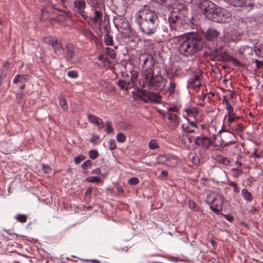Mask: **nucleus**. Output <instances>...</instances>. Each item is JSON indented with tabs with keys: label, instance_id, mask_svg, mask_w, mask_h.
<instances>
[{
	"label": "nucleus",
	"instance_id": "obj_30",
	"mask_svg": "<svg viewBox=\"0 0 263 263\" xmlns=\"http://www.w3.org/2000/svg\"><path fill=\"white\" fill-rule=\"evenodd\" d=\"M163 33L162 34V37L164 40H169L170 39L175 37L172 34L168 32V29L167 27L163 26L162 27Z\"/></svg>",
	"mask_w": 263,
	"mask_h": 263
},
{
	"label": "nucleus",
	"instance_id": "obj_15",
	"mask_svg": "<svg viewBox=\"0 0 263 263\" xmlns=\"http://www.w3.org/2000/svg\"><path fill=\"white\" fill-rule=\"evenodd\" d=\"M141 93L143 97L146 98V99L141 98V100H142L144 102L147 103L148 100H151L156 103L158 102L160 96L158 93L154 92L152 91H146V90H142Z\"/></svg>",
	"mask_w": 263,
	"mask_h": 263
},
{
	"label": "nucleus",
	"instance_id": "obj_6",
	"mask_svg": "<svg viewBox=\"0 0 263 263\" xmlns=\"http://www.w3.org/2000/svg\"><path fill=\"white\" fill-rule=\"evenodd\" d=\"M86 6L85 0H74L71 8L74 13L79 14L84 19L87 13L85 11Z\"/></svg>",
	"mask_w": 263,
	"mask_h": 263
},
{
	"label": "nucleus",
	"instance_id": "obj_50",
	"mask_svg": "<svg viewBox=\"0 0 263 263\" xmlns=\"http://www.w3.org/2000/svg\"><path fill=\"white\" fill-rule=\"evenodd\" d=\"M158 147V142L156 140L152 139L149 142V148L151 149H154Z\"/></svg>",
	"mask_w": 263,
	"mask_h": 263
},
{
	"label": "nucleus",
	"instance_id": "obj_19",
	"mask_svg": "<svg viewBox=\"0 0 263 263\" xmlns=\"http://www.w3.org/2000/svg\"><path fill=\"white\" fill-rule=\"evenodd\" d=\"M224 37H222L221 40L224 42L234 41L237 39V35L235 30L231 29H224Z\"/></svg>",
	"mask_w": 263,
	"mask_h": 263
},
{
	"label": "nucleus",
	"instance_id": "obj_9",
	"mask_svg": "<svg viewBox=\"0 0 263 263\" xmlns=\"http://www.w3.org/2000/svg\"><path fill=\"white\" fill-rule=\"evenodd\" d=\"M94 16L91 17L88 15L87 13L84 20L87 23L88 25H91L93 24H97V23L102 20L103 12L101 10L94 9Z\"/></svg>",
	"mask_w": 263,
	"mask_h": 263
},
{
	"label": "nucleus",
	"instance_id": "obj_42",
	"mask_svg": "<svg viewBox=\"0 0 263 263\" xmlns=\"http://www.w3.org/2000/svg\"><path fill=\"white\" fill-rule=\"evenodd\" d=\"M216 8V10H215V15L213 16L212 21L217 23L220 15L219 12H220L222 8L218 6Z\"/></svg>",
	"mask_w": 263,
	"mask_h": 263
},
{
	"label": "nucleus",
	"instance_id": "obj_2",
	"mask_svg": "<svg viewBox=\"0 0 263 263\" xmlns=\"http://www.w3.org/2000/svg\"><path fill=\"white\" fill-rule=\"evenodd\" d=\"M178 37V52L183 57H192L203 48L204 40L198 34H184Z\"/></svg>",
	"mask_w": 263,
	"mask_h": 263
},
{
	"label": "nucleus",
	"instance_id": "obj_18",
	"mask_svg": "<svg viewBox=\"0 0 263 263\" xmlns=\"http://www.w3.org/2000/svg\"><path fill=\"white\" fill-rule=\"evenodd\" d=\"M220 16L217 23H227L231 21V13L224 8H221Z\"/></svg>",
	"mask_w": 263,
	"mask_h": 263
},
{
	"label": "nucleus",
	"instance_id": "obj_54",
	"mask_svg": "<svg viewBox=\"0 0 263 263\" xmlns=\"http://www.w3.org/2000/svg\"><path fill=\"white\" fill-rule=\"evenodd\" d=\"M92 164V162L90 160L85 161L81 165V167L84 170H87L88 167H90Z\"/></svg>",
	"mask_w": 263,
	"mask_h": 263
},
{
	"label": "nucleus",
	"instance_id": "obj_34",
	"mask_svg": "<svg viewBox=\"0 0 263 263\" xmlns=\"http://www.w3.org/2000/svg\"><path fill=\"white\" fill-rule=\"evenodd\" d=\"M14 219L20 222L25 223L27 221V216L25 214H18L15 216Z\"/></svg>",
	"mask_w": 263,
	"mask_h": 263
},
{
	"label": "nucleus",
	"instance_id": "obj_43",
	"mask_svg": "<svg viewBox=\"0 0 263 263\" xmlns=\"http://www.w3.org/2000/svg\"><path fill=\"white\" fill-rule=\"evenodd\" d=\"M128 89L134 88L136 82L130 78L125 79L123 80Z\"/></svg>",
	"mask_w": 263,
	"mask_h": 263
},
{
	"label": "nucleus",
	"instance_id": "obj_4",
	"mask_svg": "<svg viewBox=\"0 0 263 263\" xmlns=\"http://www.w3.org/2000/svg\"><path fill=\"white\" fill-rule=\"evenodd\" d=\"M113 22L117 29L124 37L129 39L135 35L134 29H132L127 20L123 15L117 14L114 17Z\"/></svg>",
	"mask_w": 263,
	"mask_h": 263
},
{
	"label": "nucleus",
	"instance_id": "obj_8",
	"mask_svg": "<svg viewBox=\"0 0 263 263\" xmlns=\"http://www.w3.org/2000/svg\"><path fill=\"white\" fill-rule=\"evenodd\" d=\"M229 6L235 7L247 8L248 10H251L255 5L253 0H223Z\"/></svg>",
	"mask_w": 263,
	"mask_h": 263
},
{
	"label": "nucleus",
	"instance_id": "obj_62",
	"mask_svg": "<svg viewBox=\"0 0 263 263\" xmlns=\"http://www.w3.org/2000/svg\"><path fill=\"white\" fill-rule=\"evenodd\" d=\"M189 206L191 210H192L193 211H196L197 210L196 203L194 201H191V200L189 201Z\"/></svg>",
	"mask_w": 263,
	"mask_h": 263
},
{
	"label": "nucleus",
	"instance_id": "obj_56",
	"mask_svg": "<svg viewBox=\"0 0 263 263\" xmlns=\"http://www.w3.org/2000/svg\"><path fill=\"white\" fill-rule=\"evenodd\" d=\"M168 176V172L165 170H163L158 176V178L163 180H166Z\"/></svg>",
	"mask_w": 263,
	"mask_h": 263
},
{
	"label": "nucleus",
	"instance_id": "obj_61",
	"mask_svg": "<svg viewBox=\"0 0 263 263\" xmlns=\"http://www.w3.org/2000/svg\"><path fill=\"white\" fill-rule=\"evenodd\" d=\"M54 36H48L45 37L43 39V41L45 44L49 45L51 41L54 38Z\"/></svg>",
	"mask_w": 263,
	"mask_h": 263
},
{
	"label": "nucleus",
	"instance_id": "obj_35",
	"mask_svg": "<svg viewBox=\"0 0 263 263\" xmlns=\"http://www.w3.org/2000/svg\"><path fill=\"white\" fill-rule=\"evenodd\" d=\"M59 100L60 105L61 107V108L64 110H67L68 108V104L65 98H62L61 97H59Z\"/></svg>",
	"mask_w": 263,
	"mask_h": 263
},
{
	"label": "nucleus",
	"instance_id": "obj_53",
	"mask_svg": "<svg viewBox=\"0 0 263 263\" xmlns=\"http://www.w3.org/2000/svg\"><path fill=\"white\" fill-rule=\"evenodd\" d=\"M85 159V156L84 155H79L77 156L76 157L74 158V162L76 164H78L81 162H82L83 160H84Z\"/></svg>",
	"mask_w": 263,
	"mask_h": 263
},
{
	"label": "nucleus",
	"instance_id": "obj_12",
	"mask_svg": "<svg viewBox=\"0 0 263 263\" xmlns=\"http://www.w3.org/2000/svg\"><path fill=\"white\" fill-rule=\"evenodd\" d=\"M172 11L184 16L186 14L187 7L183 2L176 1L173 4Z\"/></svg>",
	"mask_w": 263,
	"mask_h": 263
},
{
	"label": "nucleus",
	"instance_id": "obj_11",
	"mask_svg": "<svg viewBox=\"0 0 263 263\" xmlns=\"http://www.w3.org/2000/svg\"><path fill=\"white\" fill-rule=\"evenodd\" d=\"M194 143L195 147H201L202 148L207 150L212 144L211 141L210 139L205 136H197L196 137Z\"/></svg>",
	"mask_w": 263,
	"mask_h": 263
},
{
	"label": "nucleus",
	"instance_id": "obj_24",
	"mask_svg": "<svg viewBox=\"0 0 263 263\" xmlns=\"http://www.w3.org/2000/svg\"><path fill=\"white\" fill-rule=\"evenodd\" d=\"M214 57L215 59H216V60L219 61L225 60L226 59H228V60L229 57H230V56L228 55L226 51L218 50L216 51Z\"/></svg>",
	"mask_w": 263,
	"mask_h": 263
},
{
	"label": "nucleus",
	"instance_id": "obj_33",
	"mask_svg": "<svg viewBox=\"0 0 263 263\" xmlns=\"http://www.w3.org/2000/svg\"><path fill=\"white\" fill-rule=\"evenodd\" d=\"M167 155H160L157 157L156 160L158 164L166 165Z\"/></svg>",
	"mask_w": 263,
	"mask_h": 263
},
{
	"label": "nucleus",
	"instance_id": "obj_26",
	"mask_svg": "<svg viewBox=\"0 0 263 263\" xmlns=\"http://www.w3.org/2000/svg\"><path fill=\"white\" fill-rule=\"evenodd\" d=\"M164 116H166L170 121L172 122L175 126H177L179 124L178 117L176 114L166 112L164 115Z\"/></svg>",
	"mask_w": 263,
	"mask_h": 263
},
{
	"label": "nucleus",
	"instance_id": "obj_47",
	"mask_svg": "<svg viewBox=\"0 0 263 263\" xmlns=\"http://www.w3.org/2000/svg\"><path fill=\"white\" fill-rule=\"evenodd\" d=\"M117 141L118 142H124L126 140V136L122 133H119L117 135Z\"/></svg>",
	"mask_w": 263,
	"mask_h": 263
},
{
	"label": "nucleus",
	"instance_id": "obj_44",
	"mask_svg": "<svg viewBox=\"0 0 263 263\" xmlns=\"http://www.w3.org/2000/svg\"><path fill=\"white\" fill-rule=\"evenodd\" d=\"M230 128L232 132H242L243 130V126L241 124H238L233 126L231 127Z\"/></svg>",
	"mask_w": 263,
	"mask_h": 263
},
{
	"label": "nucleus",
	"instance_id": "obj_57",
	"mask_svg": "<svg viewBox=\"0 0 263 263\" xmlns=\"http://www.w3.org/2000/svg\"><path fill=\"white\" fill-rule=\"evenodd\" d=\"M229 61H231L233 62L234 64L236 65L237 66H239L241 65L240 62L237 59H236L234 57H229V59L228 60Z\"/></svg>",
	"mask_w": 263,
	"mask_h": 263
},
{
	"label": "nucleus",
	"instance_id": "obj_39",
	"mask_svg": "<svg viewBox=\"0 0 263 263\" xmlns=\"http://www.w3.org/2000/svg\"><path fill=\"white\" fill-rule=\"evenodd\" d=\"M241 158V155H238L237 156L236 160L235 161V164H236V167L233 168L232 169V171H237L239 170V169L240 168L241 165H242L241 162H240V160Z\"/></svg>",
	"mask_w": 263,
	"mask_h": 263
},
{
	"label": "nucleus",
	"instance_id": "obj_37",
	"mask_svg": "<svg viewBox=\"0 0 263 263\" xmlns=\"http://www.w3.org/2000/svg\"><path fill=\"white\" fill-rule=\"evenodd\" d=\"M86 181L91 183H99L101 182V179L97 176H89L86 178Z\"/></svg>",
	"mask_w": 263,
	"mask_h": 263
},
{
	"label": "nucleus",
	"instance_id": "obj_7",
	"mask_svg": "<svg viewBox=\"0 0 263 263\" xmlns=\"http://www.w3.org/2000/svg\"><path fill=\"white\" fill-rule=\"evenodd\" d=\"M209 204L210 209L215 213L219 214L223 208V198L222 196L218 195L213 197Z\"/></svg>",
	"mask_w": 263,
	"mask_h": 263
},
{
	"label": "nucleus",
	"instance_id": "obj_10",
	"mask_svg": "<svg viewBox=\"0 0 263 263\" xmlns=\"http://www.w3.org/2000/svg\"><path fill=\"white\" fill-rule=\"evenodd\" d=\"M215 4L210 0H200L198 3V8L202 14L205 16L212 8L215 7Z\"/></svg>",
	"mask_w": 263,
	"mask_h": 263
},
{
	"label": "nucleus",
	"instance_id": "obj_48",
	"mask_svg": "<svg viewBox=\"0 0 263 263\" xmlns=\"http://www.w3.org/2000/svg\"><path fill=\"white\" fill-rule=\"evenodd\" d=\"M130 79L136 83L139 76L138 72L136 70H133L130 71Z\"/></svg>",
	"mask_w": 263,
	"mask_h": 263
},
{
	"label": "nucleus",
	"instance_id": "obj_63",
	"mask_svg": "<svg viewBox=\"0 0 263 263\" xmlns=\"http://www.w3.org/2000/svg\"><path fill=\"white\" fill-rule=\"evenodd\" d=\"M207 93L202 92L201 95H198L197 96V98L199 100V101L203 102L206 97Z\"/></svg>",
	"mask_w": 263,
	"mask_h": 263
},
{
	"label": "nucleus",
	"instance_id": "obj_22",
	"mask_svg": "<svg viewBox=\"0 0 263 263\" xmlns=\"http://www.w3.org/2000/svg\"><path fill=\"white\" fill-rule=\"evenodd\" d=\"M219 33L215 29L209 28L204 35L205 39L210 41H215L218 37Z\"/></svg>",
	"mask_w": 263,
	"mask_h": 263
},
{
	"label": "nucleus",
	"instance_id": "obj_20",
	"mask_svg": "<svg viewBox=\"0 0 263 263\" xmlns=\"http://www.w3.org/2000/svg\"><path fill=\"white\" fill-rule=\"evenodd\" d=\"M88 120L91 123L97 125L99 129H102L104 127V123L102 119L92 114H88Z\"/></svg>",
	"mask_w": 263,
	"mask_h": 263
},
{
	"label": "nucleus",
	"instance_id": "obj_38",
	"mask_svg": "<svg viewBox=\"0 0 263 263\" xmlns=\"http://www.w3.org/2000/svg\"><path fill=\"white\" fill-rule=\"evenodd\" d=\"M217 7H218V6L215 4V7L212 8V10H210L208 13H207V14L205 16V17L209 20L212 21L213 16L215 15V10H216V8Z\"/></svg>",
	"mask_w": 263,
	"mask_h": 263
},
{
	"label": "nucleus",
	"instance_id": "obj_5",
	"mask_svg": "<svg viewBox=\"0 0 263 263\" xmlns=\"http://www.w3.org/2000/svg\"><path fill=\"white\" fill-rule=\"evenodd\" d=\"M139 60L142 62V66L143 68L142 74L145 72L152 71L155 69V61L153 57L146 53H143L140 54Z\"/></svg>",
	"mask_w": 263,
	"mask_h": 263
},
{
	"label": "nucleus",
	"instance_id": "obj_60",
	"mask_svg": "<svg viewBox=\"0 0 263 263\" xmlns=\"http://www.w3.org/2000/svg\"><path fill=\"white\" fill-rule=\"evenodd\" d=\"M109 149L110 150H114L116 148V143L114 139H110L109 141Z\"/></svg>",
	"mask_w": 263,
	"mask_h": 263
},
{
	"label": "nucleus",
	"instance_id": "obj_51",
	"mask_svg": "<svg viewBox=\"0 0 263 263\" xmlns=\"http://www.w3.org/2000/svg\"><path fill=\"white\" fill-rule=\"evenodd\" d=\"M90 142L93 144H97L100 142V136L93 135L90 139Z\"/></svg>",
	"mask_w": 263,
	"mask_h": 263
},
{
	"label": "nucleus",
	"instance_id": "obj_59",
	"mask_svg": "<svg viewBox=\"0 0 263 263\" xmlns=\"http://www.w3.org/2000/svg\"><path fill=\"white\" fill-rule=\"evenodd\" d=\"M228 184L230 186L233 187V190L235 193H238L239 192V189L235 182L230 181L229 182Z\"/></svg>",
	"mask_w": 263,
	"mask_h": 263
},
{
	"label": "nucleus",
	"instance_id": "obj_13",
	"mask_svg": "<svg viewBox=\"0 0 263 263\" xmlns=\"http://www.w3.org/2000/svg\"><path fill=\"white\" fill-rule=\"evenodd\" d=\"M65 49V59L68 62H71L76 55V47L72 44H67Z\"/></svg>",
	"mask_w": 263,
	"mask_h": 263
},
{
	"label": "nucleus",
	"instance_id": "obj_49",
	"mask_svg": "<svg viewBox=\"0 0 263 263\" xmlns=\"http://www.w3.org/2000/svg\"><path fill=\"white\" fill-rule=\"evenodd\" d=\"M88 154H89V157L92 159H96L99 156L98 152L95 149L90 150Z\"/></svg>",
	"mask_w": 263,
	"mask_h": 263
},
{
	"label": "nucleus",
	"instance_id": "obj_3",
	"mask_svg": "<svg viewBox=\"0 0 263 263\" xmlns=\"http://www.w3.org/2000/svg\"><path fill=\"white\" fill-rule=\"evenodd\" d=\"M155 69L149 72H145L143 74V87H147L149 89L157 90L162 86L164 82V78L159 72L156 74L154 73Z\"/></svg>",
	"mask_w": 263,
	"mask_h": 263
},
{
	"label": "nucleus",
	"instance_id": "obj_58",
	"mask_svg": "<svg viewBox=\"0 0 263 263\" xmlns=\"http://www.w3.org/2000/svg\"><path fill=\"white\" fill-rule=\"evenodd\" d=\"M234 115H231L230 114V115H228V120L227 121V125L229 126H231V124L232 122H233L236 119V118L235 117H233Z\"/></svg>",
	"mask_w": 263,
	"mask_h": 263
},
{
	"label": "nucleus",
	"instance_id": "obj_29",
	"mask_svg": "<svg viewBox=\"0 0 263 263\" xmlns=\"http://www.w3.org/2000/svg\"><path fill=\"white\" fill-rule=\"evenodd\" d=\"M241 195L243 198L247 202L251 201L253 199V196L252 194L246 189H242Z\"/></svg>",
	"mask_w": 263,
	"mask_h": 263
},
{
	"label": "nucleus",
	"instance_id": "obj_23",
	"mask_svg": "<svg viewBox=\"0 0 263 263\" xmlns=\"http://www.w3.org/2000/svg\"><path fill=\"white\" fill-rule=\"evenodd\" d=\"M200 76L198 74H195L194 76L190 78L187 82L186 87L188 89H193L195 90L196 84L200 80Z\"/></svg>",
	"mask_w": 263,
	"mask_h": 263
},
{
	"label": "nucleus",
	"instance_id": "obj_31",
	"mask_svg": "<svg viewBox=\"0 0 263 263\" xmlns=\"http://www.w3.org/2000/svg\"><path fill=\"white\" fill-rule=\"evenodd\" d=\"M223 100L226 103V108L228 112V115H230V114L234 115L233 108L231 105L230 102H229L226 96H223Z\"/></svg>",
	"mask_w": 263,
	"mask_h": 263
},
{
	"label": "nucleus",
	"instance_id": "obj_36",
	"mask_svg": "<svg viewBox=\"0 0 263 263\" xmlns=\"http://www.w3.org/2000/svg\"><path fill=\"white\" fill-rule=\"evenodd\" d=\"M106 54L109 56L111 59H115L117 57V54L116 52L114 49L110 47L106 48Z\"/></svg>",
	"mask_w": 263,
	"mask_h": 263
},
{
	"label": "nucleus",
	"instance_id": "obj_40",
	"mask_svg": "<svg viewBox=\"0 0 263 263\" xmlns=\"http://www.w3.org/2000/svg\"><path fill=\"white\" fill-rule=\"evenodd\" d=\"M176 87V83L173 80H171L170 82L169 86L167 88V92L170 94H173L175 92Z\"/></svg>",
	"mask_w": 263,
	"mask_h": 263
},
{
	"label": "nucleus",
	"instance_id": "obj_25",
	"mask_svg": "<svg viewBox=\"0 0 263 263\" xmlns=\"http://www.w3.org/2000/svg\"><path fill=\"white\" fill-rule=\"evenodd\" d=\"M102 0H86V3L90 8L93 9H97L101 6Z\"/></svg>",
	"mask_w": 263,
	"mask_h": 263
},
{
	"label": "nucleus",
	"instance_id": "obj_17",
	"mask_svg": "<svg viewBox=\"0 0 263 263\" xmlns=\"http://www.w3.org/2000/svg\"><path fill=\"white\" fill-rule=\"evenodd\" d=\"M182 131L186 133H193L197 129V123L195 121L183 123L181 125Z\"/></svg>",
	"mask_w": 263,
	"mask_h": 263
},
{
	"label": "nucleus",
	"instance_id": "obj_27",
	"mask_svg": "<svg viewBox=\"0 0 263 263\" xmlns=\"http://www.w3.org/2000/svg\"><path fill=\"white\" fill-rule=\"evenodd\" d=\"M215 160L217 162L221 164H222L224 166H228L229 165L230 161V160L227 159L226 157L218 155L215 156Z\"/></svg>",
	"mask_w": 263,
	"mask_h": 263
},
{
	"label": "nucleus",
	"instance_id": "obj_32",
	"mask_svg": "<svg viewBox=\"0 0 263 263\" xmlns=\"http://www.w3.org/2000/svg\"><path fill=\"white\" fill-rule=\"evenodd\" d=\"M104 42L107 46H112L114 43L112 36L109 34H105L104 37Z\"/></svg>",
	"mask_w": 263,
	"mask_h": 263
},
{
	"label": "nucleus",
	"instance_id": "obj_1",
	"mask_svg": "<svg viewBox=\"0 0 263 263\" xmlns=\"http://www.w3.org/2000/svg\"><path fill=\"white\" fill-rule=\"evenodd\" d=\"M135 22L141 32L151 36L159 28V20L157 13L150 10L147 5L140 9L135 16Z\"/></svg>",
	"mask_w": 263,
	"mask_h": 263
},
{
	"label": "nucleus",
	"instance_id": "obj_16",
	"mask_svg": "<svg viewBox=\"0 0 263 263\" xmlns=\"http://www.w3.org/2000/svg\"><path fill=\"white\" fill-rule=\"evenodd\" d=\"M196 137L192 136L184 135L182 136L180 141L186 148H190L191 147H195L194 146V143L195 141H196Z\"/></svg>",
	"mask_w": 263,
	"mask_h": 263
},
{
	"label": "nucleus",
	"instance_id": "obj_64",
	"mask_svg": "<svg viewBox=\"0 0 263 263\" xmlns=\"http://www.w3.org/2000/svg\"><path fill=\"white\" fill-rule=\"evenodd\" d=\"M42 169L43 170V171L46 173H48L50 171H51V168L50 166L48 165H46L45 164H42Z\"/></svg>",
	"mask_w": 263,
	"mask_h": 263
},
{
	"label": "nucleus",
	"instance_id": "obj_28",
	"mask_svg": "<svg viewBox=\"0 0 263 263\" xmlns=\"http://www.w3.org/2000/svg\"><path fill=\"white\" fill-rule=\"evenodd\" d=\"M54 53L59 56H63L64 53V50L61 44L58 41L53 47Z\"/></svg>",
	"mask_w": 263,
	"mask_h": 263
},
{
	"label": "nucleus",
	"instance_id": "obj_41",
	"mask_svg": "<svg viewBox=\"0 0 263 263\" xmlns=\"http://www.w3.org/2000/svg\"><path fill=\"white\" fill-rule=\"evenodd\" d=\"M185 111L188 115L195 116L198 114V110L194 107H190L185 109Z\"/></svg>",
	"mask_w": 263,
	"mask_h": 263
},
{
	"label": "nucleus",
	"instance_id": "obj_14",
	"mask_svg": "<svg viewBox=\"0 0 263 263\" xmlns=\"http://www.w3.org/2000/svg\"><path fill=\"white\" fill-rule=\"evenodd\" d=\"M183 17L180 14H178L175 12L172 11L168 17V22L170 28L172 30H176L175 24L182 20L181 17Z\"/></svg>",
	"mask_w": 263,
	"mask_h": 263
},
{
	"label": "nucleus",
	"instance_id": "obj_52",
	"mask_svg": "<svg viewBox=\"0 0 263 263\" xmlns=\"http://www.w3.org/2000/svg\"><path fill=\"white\" fill-rule=\"evenodd\" d=\"M67 76L71 79H76L78 77V73L76 70H70L67 72Z\"/></svg>",
	"mask_w": 263,
	"mask_h": 263
},
{
	"label": "nucleus",
	"instance_id": "obj_55",
	"mask_svg": "<svg viewBox=\"0 0 263 263\" xmlns=\"http://www.w3.org/2000/svg\"><path fill=\"white\" fill-rule=\"evenodd\" d=\"M139 182V180L137 177H132L128 180V183L132 185L137 184Z\"/></svg>",
	"mask_w": 263,
	"mask_h": 263
},
{
	"label": "nucleus",
	"instance_id": "obj_45",
	"mask_svg": "<svg viewBox=\"0 0 263 263\" xmlns=\"http://www.w3.org/2000/svg\"><path fill=\"white\" fill-rule=\"evenodd\" d=\"M118 85L122 90H125V91H127L129 89L123 80H119L118 81Z\"/></svg>",
	"mask_w": 263,
	"mask_h": 263
},
{
	"label": "nucleus",
	"instance_id": "obj_21",
	"mask_svg": "<svg viewBox=\"0 0 263 263\" xmlns=\"http://www.w3.org/2000/svg\"><path fill=\"white\" fill-rule=\"evenodd\" d=\"M179 162V158L173 155H167L166 166L174 168L178 166Z\"/></svg>",
	"mask_w": 263,
	"mask_h": 263
},
{
	"label": "nucleus",
	"instance_id": "obj_46",
	"mask_svg": "<svg viewBox=\"0 0 263 263\" xmlns=\"http://www.w3.org/2000/svg\"><path fill=\"white\" fill-rule=\"evenodd\" d=\"M105 130L107 134L112 133L114 129L112 127V124L110 121H107L105 123Z\"/></svg>",
	"mask_w": 263,
	"mask_h": 263
}]
</instances>
